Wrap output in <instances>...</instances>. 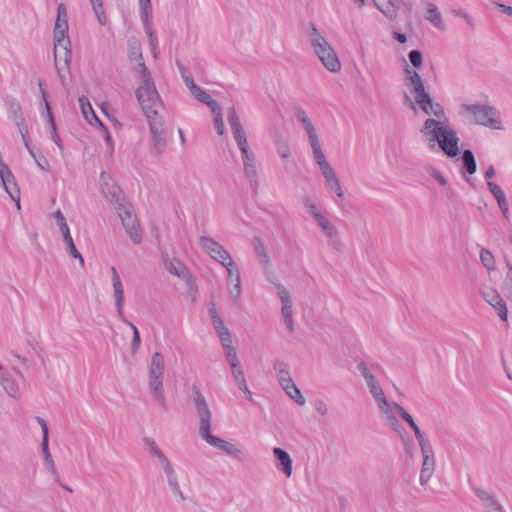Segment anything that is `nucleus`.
Listing matches in <instances>:
<instances>
[{"instance_id": "30", "label": "nucleus", "mask_w": 512, "mask_h": 512, "mask_svg": "<svg viewBox=\"0 0 512 512\" xmlns=\"http://www.w3.org/2000/svg\"><path fill=\"white\" fill-rule=\"evenodd\" d=\"M321 173H322L323 177L325 178L326 185L332 191H334L339 198H343L344 197V193L342 191L340 181L337 178L333 168L331 167V168H329V169H327V170H325V171H323Z\"/></svg>"}, {"instance_id": "33", "label": "nucleus", "mask_w": 512, "mask_h": 512, "mask_svg": "<svg viewBox=\"0 0 512 512\" xmlns=\"http://www.w3.org/2000/svg\"><path fill=\"white\" fill-rule=\"evenodd\" d=\"M0 383L10 397H20L19 386L14 378L5 376L4 373L0 372Z\"/></svg>"}, {"instance_id": "61", "label": "nucleus", "mask_w": 512, "mask_h": 512, "mask_svg": "<svg viewBox=\"0 0 512 512\" xmlns=\"http://www.w3.org/2000/svg\"><path fill=\"white\" fill-rule=\"evenodd\" d=\"M99 126L101 127L102 131L104 132V135H105V142L106 144L111 148L113 149V146H114V142H113V139H112V136L108 130V128L101 122L99 121Z\"/></svg>"}, {"instance_id": "40", "label": "nucleus", "mask_w": 512, "mask_h": 512, "mask_svg": "<svg viewBox=\"0 0 512 512\" xmlns=\"http://www.w3.org/2000/svg\"><path fill=\"white\" fill-rule=\"evenodd\" d=\"M172 492H179V483L171 462L162 467Z\"/></svg>"}, {"instance_id": "26", "label": "nucleus", "mask_w": 512, "mask_h": 512, "mask_svg": "<svg viewBox=\"0 0 512 512\" xmlns=\"http://www.w3.org/2000/svg\"><path fill=\"white\" fill-rule=\"evenodd\" d=\"M164 367V357L159 352H155L151 357V363L148 372L149 378H163Z\"/></svg>"}, {"instance_id": "59", "label": "nucleus", "mask_w": 512, "mask_h": 512, "mask_svg": "<svg viewBox=\"0 0 512 512\" xmlns=\"http://www.w3.org/2000/svg\"><path fill=\"white\" fill-rule=\"evenodd\" d=\"M241 155H242V160H243V165L246 166V163L247 164H255V155L252 151H250V149L248 150H245L243 152H241Z\"/></svg>"}, {"instance_id": "29", "label": "nucleus", "mask_w": 512, "mask_h": 512, "mask_svg": "<svg viewBox=\"0 0 512 512\" xmlns=\"http://www.w3.org/2000/svg\"><path fill=\"white\" fill-rule=\"evenodd\" d=\"M309 143L313 151L314 159L318 164L321 172L331 168L329 162L326 160L319 139H314Z\"/></svg>"}, {"instance_id": "31", "label": "nucleus", "mask_w": 512, "mask_h": 512, "mask_svg": "<svg viewBox=\"0 0 512 512\" xmlns=\"http://www.w3.org/2000/svg\"><path fill=\"white\" fill-rule=\"evenodd\" d=\"M273 368L277 373L278 382L281 385H287L290 383L292 379L289 372V366L286 362L281 360H276L273 363Z\"/></svg>"}, {"instance_id": "41", "label": "nucleus", "mask_w": 512, "mask_h": 512, "mask_svg": "<svg viewBox=\"0 0 512 512\" xmlns=\"http://www.w3.org/2000/svg\"><path fill=\"white\" fill-rule=\"evenodd\" d=\"M41 447H42V454H43L44 460L48 464L49 469L52 472V474L55 476V480L57 482H59L55 464H54V461L52 459V456H51V453L49 450V439H42Z\"/></svg>"}, {"instance_id": "1", "label": "nucleus", "mask_w": 512, "mask_h": 512, "mask_svg": "<svg viewBox=\"0 0 512 512\" xmlns=\"http://www.w3.org/2000/svg\"><path fill=\"white\" fill-rule=\"evenodd\" d=\"M435 118H427L420 129L422 136L428 141L430 149H435L436 145L448 158H456L459 153L460 139L457 132L445 124L442 119L447 122L444 108L432 113Z\"/></svg>"}, {"instance_id": "16", "label": "nucleus", "mask_w": 512, "mask_h": 512, "mask_svg": "<svg viewBox=\"0 0 512 512\" xmlns=\"http://www.w3.org/2000/svg\"><path fill=\"white\" fill-rule=\"evenodd\" d=\"M370 393L375 398L379 410L386 416L387 420L390 423L397 422V419L393 413V406L388 402L386 396L380 386L379 383L374 385H370L369 387Z\"/></svg>"}, {"instance_id": "42", "label": "nucleus", "mask_w": 512, "mask_h": 512, "mask_svg": "<svg viewBox=\"0 0 512 512\" xmlns=\"http://www.w3.org/2000/svg\"><path fill=\"white\" fill-rule=\"evenodd\" d=\"M244 173L252 187V190L254 192H257L259 183H258V173H257L255 164H247L246 163V166H244Z\"/></svg>"}, {"instance_id": "60", "label": "nucleus", "mask_w": 512, "mask_h": 512, "mask_svg": "<svg viewBox=\"0 0 512 512\" xmlns=\"http://www.w3.org/2000/svg\"><path fill=\"white\" fill-rule=\"evenodd\" d=\"M314 408L322 416L326 415L328 412L327 405L322 399H317L314 402Z\"/></svg>"}, {"instance_id": "23", "label": "nucleus", "mask_w": 512, "mask_h": 512, "mask_svg": "<svg viewBox=\"0 0 512 512\" xmlns=\"http://www.w3.org/2000/svg\"><path fill=\"white\" fill-rule=\"evenodd\" d=\"M393 407L398 411L400 416L409 424V426L411 427L415 434L419 446L430 442L428 438L425 437L424 433L421 432L420 428L414 421L413 417L401 405L394 403Z\"/></svg>"}, {"instance_id": "5", "label": "nucleus", "mask_w": 512, "mask_h": 512, "mask_svg": "<svg viewBox=\"0 0 512 512\" xmlns=\"http://www.w3.org/2000/svg\"><path fill=\"white\" fill-rule=\"evenodd\" d=\"M53 41H54V54L56 58L58 57L59 47L64 49V66L69 71V64L71 62V42L68 36V22H67V12L66 7L63 3L59 4L57 7V17L54 25L53 31Z\"/></svg>"}, {"instance_id": "11", "label": "nucleus", "mask_w": 512, "mask_h": 512, "mask_svg": "<svg viewBox=\"0 0 512 512\" xmlns=\"http://www.w3.org/2000/svg\"><path fill=\"white\" fill-rule=\"evenodd\" d=\"M5 104L8 107L9 116L14 120L21 134L25 148H28L29 131L20 103L14 97L8 96L5 99Z\"/></svg>"}, {"instance_id": "32", "label": "nucleus", "mask_w": 512, "mask_h": 512, "mask_svg": "<svg viewBox=\"0 0 512 512\" xmlns=\"http://www.w3.org/2000/svg\"><path fill=\"white\" fill-rule=\"evenodd\" d=\"M425 18L430 21L435 27H437L440 30H444L445 26L441 18V14L438 11V8L436 5L427 2L426 3V15Z\"/></svg>"}, {"instance_id": "20", "label": "nucleus", "mask_w": 512, "mask_h": 512, "mask_svg": "<svg viewBox=\"0 0 512 512\" xmlns=\"http://www.w3.org/2000/svg\"><path fill=\"white\" fill-rule=\"evenodd\" d=\"M278 296L282 303V316L284 319V323L289 331L294 330V323L292 318V300L289 290H279Z\"/></svg>"}, {"instance_id": "22", "label": "nucleus", "mask_w": 512, "mask_h": 512, "mask_svg": "<svg viewBox=\"0 0 512 512\" xmlns=\"http://www.w3.org/2000/svg\"><path fill=\"white\" fill-rule=\"evenodd\" d=\"M461 158H462V164H463L461 174L463 175L466 182L470 186L474 187L473 181L469 177L465 176V173H467L469 175H473L477 171V163H476V159H475V156H474L472 150L465 149L462 153Z\"/></svg>"}, {"instance_id": "49", "label": "nucleus", "mask_w": 512, "mask_h": 512, "mask_svg": "<svg viewBox=\"0 0 512 512\" xmlns=\"http://www.w3.org/2000/svg\"><path fill=\"white\" fill-rule=\"evenodd\" d=\"M139 8L141 11V18L145 26L148 28V16L152 12L151 0H139Z\"/></svg>"}, {"instance_id": "27", "label": "nucleus", "mask_w": 512, "mask_h": 512, "mask_svg": "<svg viewBox=\"0 0 512 512\" xmlns=\"http://www.w3.org/2000/svg\"><path fill=\"white\" fill-rule=\"evenodd\" d=\"M374 3L389 20L397 17L399 6L395 0H374Z\"/></svg>"}, {"instance_id": "47", "label": "nucleus", "mask_w": 512, "mask_h": 512, "mask_svg": "<svg viewBox=\"0 0 512 512\" xmlns=\"http://www.w3.org/2000/svg\"><path fill=\"white\" fill-rule=\"evenodd\" d=\"M90 3L92 5L93 11L98 19V22L101 25L106 24V16L103 9V1L102 0H90Z\"/></svg>"}, {"instance_id": "8", "label": "nucleus", "mask_w": 512, "mask_h": 512, "mask_svg": "<svg viewBox=\"0 0 512 512\" xmlns=\"http://www.w3.org/2000/svg\"><path fill=\"white\" fill-rule=\"evenodd\" d=\"M404 73L407 85L410 87L411 93L415 96V103L419 105L424 114H429V107L434 97L426 90L422 77L416 70L411 69L406 62L404 65Z\"/></svg>"}, {"instance_id": "55", "label": "nucleus", "mask_w": 512, "mask_h": 512, "mask_svg": "<svg viewBox=\"0 0 512 512\" xmlns=\"http://www.w3.org/2000/svg\"><path fill=\"white\" fill-rule=\"evenodd\" d=\"M487 187L491 194L495 197L496 201L500 200V197L503 198L505 196L503 190L494 182L488 181Z\"/></svg>"}, {"instance_id": "28", "label": "nucleus", "mask_w": 512, "mask_h": 512, "mask_svg": "<svg viewBox=\"0 0 512 512\" xmlns=\"http://www.w3.org/2000/svg\"><path fill=\"white\" fill-rule=\"evenodd\" d=\"M206 105L210 108L211 112L214 114V125L217 133L219 135H223L225 132V126L223 123V115L222 108L220 104L215 100H211Z\"/></svg>"}, {"instance_id": "14", "label": "nucleus", "mask_w": 512, "mask_h": 512, "mask_svg": "<svg viewBox=\"0 0 512 512\" xmlns=\"http://www.w3.org/2000/svg\"><path fill=\"white\" fill-rule=\"evenodd\" d=\"M228 122L230 124L233 137L240 149L241 152L248 150L249 145L247 141V137L245 135L243 126L241 121L237 115L236 109L234 106L230 107L227 111Z\"/></svg>"}, {"instance_id": "21", "label": "nucleus", "mask_w": 512, "mask_h": 512, "mask_svg": "<svg viewBox=\"0 0 512 512\" xmlns=\"http://www.w3.org/2000/svg\"><path fill=\"white\" fill-rule=\"evenodd\" d=\"M148 385L153 399L157 402L161 411L166 412L168 406L164 395L163 378H149Z\"/></svg>"}, {"instance_id": "43", "label": "nucleus", "mask_w": 512, "mask_h": 512, "mask_svg": "<svg viewBox=\"0 0 512 512\" xmlns=\"http://www.w3.org/2000/svg\"><path fill=\"white\" fill-rule=\"evenodd\" d=\"M254 248H255V252L258 255L260 261L264 265H268L270 262V258L266 251L264 242L261 240V238H259V237L254 238Z\"/></svg>"}, {"instance_id": "2", "label": "nucleus", "mask_w": 512, "mask_h": 512, "mask_svg": "<svg viewBox=\"0 0 512 512\" xmlns=\"http://www.w3.org/2000/svg\"><path fill=\"white\" fill-rule=\"evenodd\" d=\"M192 400L199 418V436L209 445L216 447L236 460H243L244 453L235 444L211 434L212 412L205 396L197 385H192Z\"/></svg>"}, {"instance_id": "58", "label": "nucleus", "mask_w": 512, "mask_h": 512, "mask_svg": "<svg viewBox=\"0 0 512 512\" xmlns=\"http://www.w3.org/2000/svg\"><path fill=\"white\" fill-rule=\"evenodd\" d=\"M52 217L56 220L60 230L68 227L66 219L60 210L53 212Z\"/></svg>"}, {"instance_id": "37", "label": "nucleus", "mask_w": 512, "mask_h": 512, "mask_svg": "<svg viewBox=\"0 0 512 512\" xmlns=\"http://www.w3.org/2000/svg\"><path fill=\"white\" fill-rule=\"evenodd\" d=\"M318 226L322 230V232L329 238H336L338 235V231L336 227L330 223L323 215L317 216L315 218Z\"/></svg>"}, {"instance_id": "36", "label": "nucleus", "mask_w": 512, "mask_h": 512, "mask_svg": "<svg viewBox=\"0 0 512 512\" xmlns=\"http://www.w3.org/2000/svg\"><path fill=\"white\" fill-rule=\"evenodd\" d=\"M282 389L286 392V394L293 399L298 405L305 404V398L302 396L301 391L295 385L293 379L290 380V383L287 385H281Z\"/></svg>"}, {"instance_id": "18", "label": "nucleus", "mask_w": 512, "mask_h": 512, "mask_svg": "<svg viewBox=\"0 0 512 512\" xmlns=\"http://www.w3.org/2000/svg\"><path fill=\"white\" fill-rule=\"evenodd\" d=\"M483 298L487 303H489L497 312L498 316L507 321L508 318V310L506 306V302L504 299L498 294V290H481Z\"/></svg>"}, {"instance_id": "53", "label": "nucleus", "mask_w": 512, "mask_h": 512, "mask_svg": "<svg viewBox=\"0 0 512 512\" xmlns=\"http://www.w3.org/2000/svg\"><path fill=\"white\" fill-rule=\"evenodd\" d=\"M409 61L414 68H420L423 63V56L419 50H411L408 54Z\"/></svg>"}, {"instance_id": "45", "label": "nucleus", "mask_w": 512, "mask_h": 512, "mask_svg": "<svg viewBox=\"0 0 512 512\" xmlns=\"http://www.w3.org/2000/svg\"><path fill=\"white\" fill-rule=\"evenodd\" d=\"M480 260L483 266L488 270H494L495 268V258L490 250L486 248H482L480 251Z\"/></svg>"}, {"instance_id": "35", "label": "nucleus", "mask_w": 512, "mask_h": 512, "mask_svg": "<svg viewBox=\"0 0 512 512\" xmlns=\"http://www.w3.org/2000/svg\"><path fill=\"white\" fill-rule=\"evenodd\" d=\"M60 232L62 234L64 242L67 245V248H68L70 256L72 258L79 259L80 263L83 265V263H84L83 257L79 253V251L77 250V248H76V246L74 244V241H73L72 236L70 234L69 227H65V228L61 229Z\"/></svg>"}, {"instance_id": "6", "label": "nucleus", "mask_w": 512, "mask_h": 512, "mask_svg": "<svg viewBox=\"0 0 512 512\" xmlns=\"http://www.w3.org/2000/svg\"><path fill=\"white\" fill-rule=\"evenodd\" d=\"M129 58L130 60L138 62L137 70L140 74L142 82L141 86H139L135 91V96L137 100H141L142 96L154 97V99L158 100V92L155 86V82L152 78V75L148 67L144 63L141 48L138 43L130 45Z\"/></svg>"}, {"instance_id": "48", "label": "nucleus", "mask_w": 512, "mask_h": 512, "mask_svg": "<svg viewBox=\"0 0 512 512\" xmlns=\"http://www.w3.org/2000/svg\"><path fill=\"white\" fill-rule=\"evenodd\" d=\"M168 270L170 273L178 277L185 278L188 274L187 268L180 261H172L169 263Z\"/></svg>"}, {"instance_id": "25", "label": "nucleus", "mask_w": 512, "mask_h": 512, "mask_svg": "<svg viewBox=\"0 0 512 512\" xmlns=\"http://www.w3.org/2000/svg\"><path fill=\"white\" fill-rule=\"evenodd\" d=\"M102 189L105 194V197L110 203L114 205V207L118 205V203H122L127 200L123 195V192L120 189V187L116 184L110 185L108 183H104L102 185Z\"/></svg>"}, {"instance_id": "13", "label": "nucleus", "mask_w": 512, "mask_h": 512, "mask_svg": "<svg viewBox=\"0 0 512 512\" xmlns=\"http://www.w3.org/2000/svg\"><path fill=\"white\" fill-rule=\"evenodd\" d=\"M423 456L422 468L420 471L419 481L421 485H426L431 479L435 470V457L431 443L420 445Z\"/></svg>"}, {"instance_id": "7", "label": "nucleus", "mask_w": 512, "mask_h": 512, "mask_svg": "<svg viewBox=\"0 0 512 512\" xmlns=\"http://www.w3.org/2000/svg\"><path fill=\"white\" fill-rule=\"evenodd\" d=\"M311 45L322 64L330 72H338L341 69L339 58L329 42L319 33L315 24L310 23Z\"/></svg>"}, {"instance_id": "24", "label": "nucleus", "mask_w": 512, "mask_h": 512, "mask_svg": "<svg viewBox=\"0 0 512 512\" xmlns=\"http://www.w3.org/2000/svg\"><path fill=\"white\" fill-rule=\"evenodd\" d=\"M476 495L482 501L486 512H506L493 494L485 490H477Z\"/></svg>"}, {"instance_id": "54", "label": "nucleus", "mask_w": 512, "mask_h": 512, "mask_svg": "<svg viewBox=\"0 0 512 512\" xmlns=\"http://www.w3.org/2000/svg\"><path fill=\"white\" fill-rule=\"evenodd\" d=\"M304 204L307 207L309 213L314 217V219L317 218V216L322 215L318 211L317 205H316V203L313 201V199L311 197L306 196L304 198Z\"/></svg>"}, {"instance_id": "9", "label": "nucleus", "mask_w": 512, "mask_h": 512, "mask_svg": "<svg viewBox=\"0 0 512 512\" xmlns=\"http://www.w3.org/2000/svg\"><path fill=\"white\" fill-rule=\"evenodd\" d=\"M462 110L474 117L473 122L491 129H502L499 111L486 104H463Z\"/></svg>"}, {"instance_id": "12", "label": "nucleus", "mask_w": 512, "mask_h": 512, "mask_svg": "<svg viewBox=\"0 0 512 512\" xmlns=\"http://www.w3.org/2000/svg\"><path fill=\"white\" fill-rule=\"evenodd\" d=\"M199 245L213 260L223 266L233 260L223 245L211 237L200 236Z\"/></svg>"}, {"instance_id": "17", "label": "nucleus", "mask_w": 512, "mask_h": 512, "mask_svg": "<svg viewBox=\"0 0 512 512\" xmlns=\"http://www.w3.org/2000/svg\"><path fill=\"white\" fill-rule=\"evenodd\" d=\"M43 85H44V80L39 78L38 79V86H39V91L41 93V96H42V100L45 104V108H46V112H47V118H48V123L51 127V140L60 148V150H63V142L61 140V138L59 137L58 133H57V126H56V122L54 120V116H53V113H52V109H51V106L47 100V93L45 91V89L43 88Z\"/></svg>"}, {"instance_id": "10", "label": "nucleus", "mask_w": 512, "mask_h": 512, "mask_svg": "<svg viewBox=\"0 0 512 512\" xmlns=\"http://www.w3.org/2000/svg\"><path fill=\"white\" fill-rule=\"evenodd\" d=\"M115 209L128 236L133 243L139 244L142 241V232L132 204L126 200L118 203Z\"/></svg>"}, {"instance_id": "52", "label": "nucleus", "mask_w": 512, "mask_h": 512, "mask_svg": "<svg viewBox=\"0 0 512 512\" xmlns=\"http://www.w3.org/2000/svg\"><path fill=\"white\" fill-rule=\"evenodd\" d=\"M276 148H277V153L279 154V156L281 158L287 159L291 156L290 146L287 141L278 139L276 141Z\"/></svg>"}, {"instance_id": "62", "label": "nucleus", "mask_w": 512, "mask_h": 512, "mask_svg": "<svg viewBox=\"0 0 512 512\" xmlns=\"http://www.w3.org/2000/svg\"><path fill=\"white\" fill-rule=\"evenodd\" d=\"M110 270L112 272V285H113V288H122L121 279H120V276H119L116 268L114 266H112L110 268Z\"/></svg>"}, {"instance_id": "38", "label": "nucleus", "mask_w": 512, "mask_h": 512, "mask_svg": "<svg viewBox=\"0 0 512 512\" xmlns=\"http://www.w3.org/2000/svg\"><path fill=\"white\" fill-rule=\"evenodd\" d=\"M78 101H79L80 108L82 110V114L85 117V119L89 123H92V119H94L95 121H97L99 123L100 120L98 119L97 115L95 114L88 98L85 96H81Z\"/></svg>"}, {"instance_id": "15", "label": "nucleus", "mask_w": 512, "mask_h": 512, "mask_svg": "<svg viewBox=\"0 0 512 512\" xmlns=\"http://www.w3.org/2000/svg\"><path fill=\"white\" fill-rule=\"evenodd\" d=\"M176 65L178 67V70L181 74V77L189 89L190 93L201 103H208L209 101L213 100V98L204 90H202L198 85L195 84L194 79L192 76L188 73L186 67L180 62L176 61Z\"/></svg>"}, {"instance_id": "19", "label": "nucleus", "mask_w": 512, "mask_h": 512, "mask_svg": "<svg viewBox=\"0 0 512 512\" xmlns=\"http://www.w3.org/2000/svg\"><path fill=\"white\" fill-rule=\"evenodd\" d=\"M273 455L275 457V466L286 477L292 474V459L287 451L280 447L273 448Z\"/></svg>"}, {"instance_id": "46", "label": "nucleus", "mask_w": 512, "mask_h": 512, "mask_svg": "<svg viewBox=\"0 0 512 512\" xmlns=\"http://www.w3.org/2000/svg\"><path fill=\"white\" fill-rule=\"evenodd\" d=\"M124 299V290H114V300L118 315L123 322H127L128 320L123 314Z\"/></svg>"}, {"instance_id": "3", "label": "nucleus", "mask_w": 512, "mask_h": 512, "mask_svg": "<svg viewBox=\"0 0 512 512\" xmlns=\"http://www.w3.org/2000/svg\"><path fill=\"white\" fill-rule=\"evenodd\" d=\"M141 108L148 119L150 131L153 139V147L157 151L158 155H161L166 144V131L163 128L162 118L158 116L157 107L162 106V101L158 95V100L154 97L142 96L141 100H138Z\"/></svg>"}, {"instance_id": "50", "label": "nucleus", "mask_w": 512, "mask_h": 512, "mask_svg": "<svg viewBox=\"0 0 512 512\" xmlns=\"http://www.w3.org/2000/svg\"><path fill=\"white\" fill-rule=\"evenodd\" d=\"M232 376L239 388V390H247V382L242 368L232 370Z\"/></svg>"}, {"instance_id": "63", "label": "nucleus", "mask_w": 512, "mask_h": 512, "mask_svg": "<svg viewBox=\"0 0 512 512\" xmlns=\"http://www.w3.org/2000/svg\"><path fill=\"white\" fill-rule=\"evenodd\" d=\"M293 111L294 116L296 117L298 122H301L302 120H306V118H308L305 110L301 106H294Z\"/></svg>"}, {"instance_id": "51", "label": "nucleus", "mask_w": 512, "mask_h": 512, "mask_svg": "<svg viewBox=\"0 0 512 512\" xmlns=\"http://www.w3.org/2000/svg\"><path fill=\"white\" fill-rule=\"evenodd\" d=\"M299 123L301 124L302 128L306 131L309 142L314 139H318L316 129L309 118H306V120H302Z\"/></svg>"}, {"instance_id": "64", "label": "nucleus", "mask_w": 512, "mask_h": 512, "mask_svg": "<svg viewBox=\"0 0 512 512\" xmlns=\"http://www.w3.org/2000/svg\"><path fill=\"white\" fill-rule=\"evenodd\" d=\"M36 421L41 427L42 434H43L42 439H49L48 426H47L46 421L39 416L36 417Z\"/></svg>"}, {"instance_id": "57", "label": "nucleus", "mask_w": 512, "mask_h": 512, "mask_svg": "<svg viewBox=\"0 0 512 512\" xmlns=\"http://www.w3.org/2000/svg\"><path fill=\"white\" fill-rule=\"evenodd\" d=\"M125 323L128 324L131 327V329L133 330V338H132L131 346H132V349L135 351L138 349L140 342H141L139 331L133 323H131L129 321H127Z\"/></svg>"}, {"instance_id": "39", "label": "nucleus", "mask_w": 512, "mask_h": 512, "mask_svg": "<svg viewBox=\"0 0 512 512\" xmlns=\"http://www.w3.org/2000/svg\"><path fill=\"white\" fill-rule=\"evenodd\" d=\"M172 492H179V483L171 462L162 467Z\"/></svg>"}, {"instance_id": "56", "label": "nucleus", "mask_w": 512, "mask_h": 512, "mask_svg": "<svg viewBox=\"0 0 512 512\" xmlns=\"http://www.w3.org/2000/svg\"><path fill=\"white\" fill-rule=\"evenodd\" d=\"M143 441L146 444V446L149 448V450L153 456H156L162 452V450L159 448V446L157 445V443L155 442V440L153 438L145 437L143 439Z\"/></svg>"}, {"instance_id": "34", "label": "nucleus", "mask_w": 512, "mask_h": 512, "mask_svg": "<svg viewBox=\"0 0 512 512\" xmlns=\"http://www.w3.org/2000/svg\"><path fill=\"white\" fill-rule=\"evenodd\" d=\"M228 273V284L233 288H241V277L239 268L234 260L224 265Z\"/></svg>"}, {"instance_id": "4", "label": "nucleus", "mask_w": 512, "mask_h": 512, "mask_svg": "<svg viewBox=\"0 0 512 512\" xmlns=\"http://www.w3.org/2000/svg\"><path fill=\"white\" fill-rule=\"evenodd\" d=\"M218 305L219 303L216 301V296L212 295L208 302V310L213 327L220 339L221 345L225 351L226 359L229 362L231 369L234 370L241 368L237 352L232 345L231 333L218 313Z\"/></svg>"}, {"instance_id": "44", "label": "nucleus", "mask_w": 512, "mask_h": 512, "mask_svg": "<svg viewBox=\"0 0 512 512\" xmlns=\"http://www.w3.org/2000/svg\"><path fill=\"white\" fill-rule=\"evenodd\" d=\"M31 157L35 160L37 165L43 170V171H49L50 170V164L47 160V158L39 153L38 155L35 153L33 148L30 146V143L28 142V148H26Z\"/></svg>"}]
</instances>
